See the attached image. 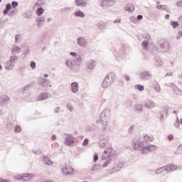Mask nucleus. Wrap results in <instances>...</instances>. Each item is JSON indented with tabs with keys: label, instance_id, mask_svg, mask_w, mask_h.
Returning a JSON list of instances; mask_svg holds the SVG:
<instances>
[{
	"label": "nucleus",
	"instance_id": "obj_6",
	"mask_svg": "<svg viewBox=\"0 0 182 182\" xmlns=\"http://www.w3.org/2000/svg\"><path fill=\"white\" fill-rule=\"evenodd\" d=\"M73 168H72L71 166H65L63 168L62 173L63 176H70L73 174Z\"/></svg>",
	"mask_w": 182,
	"mask_h": 182
},
{
	"label": "nucleus",
	"instance_id": "obj_28",
	"mask_svg": "<svg viewBox=\"0 0 182 182\" xmlns=\"http://www.w3.org/2000/svg\"><path fill=\"white\" fill-rule=\"evenodd\" d=\"M45 12V10L42 7H39L36 10V15L37 16H41L42 14Z\"/></svg>",
	"mask_w": 182,
	"mask_h": 182
},
{
	"label": "nucleus",
	"instance_id": "obj_2",
	"mask_svg": "<svg viewBox=\"0 0 182 182\" xmlns=\"http://www.w3.org/2000/svg\"><path fill=\"white\" fill-rule=\"evenodd\" d=\"M109 120H110V108H105L100 117V122L102 124V132L107 130V127H109V124H107Z\"/></svg>",
	"mask_w": 182,
	"mask_h": 182
},
{
	"label": "nucleus",
	"instance_id": "obj_54",
	"mask_svg": "<svg viewBox=\"0 0 182 182\" xmlns=\"http://www.w3.org/2000/svg\"><path fill=\"white\" fill-rule=\"evenodd\" d=\"M16 180H19L20 181H23V175H21L16 177Z\"/></svg>",
	"mask_w": 182,
	"mask_h": 182
},
{
	"label": "nucleus",
	"instance_id": "obj_3",
	"mask_svg": "<svg viewBox=\"0 0 182 182\" xmlns=\"http://www.w3.org/2000/svg\"><path fill=\"white\" fill-rule=\"evenodd\" d=\"M116 80V74L113 73H109L106 77H105L104 80L102 82V86L104 89H106L109 87V86L112 85V83L114 82Z\"/></svg>",
	"mask_w": 182,
	"mask_h": 182
},
{
	"label": "nucleus",
	"instance_id": "obj_63",
	"mask_svg": "<svg viewBox=\"0 0 182 182\" xmlns=\"http://www.w3.org/2000/svg\"><path fill=\"white\" fill-rule=\"evenodd\" d=\"M1 182H11V180L1 178Z\"/></svg>",
	"mask_w": 182,
	"mask_h": 182
},
{
	"label": "nucleus",
	"instance_id": "obj_11",
	"mask_svg": "<svg viewBox=\"0 0 182 182\" xmlns=\"http://www.w3.org/2000/svg\"><path fill=\"white\" fill-rule=\"evenodd\" d=\"M107 144H109V137L103 138L100 141V149H105Z\"/></svg>",
	"mask_w": 182,
	"mask_h": 182
},
{
	"label": "nucleus",
	"instance_id": "obj_60",
	"mask_svg": "<svg viewBox=\"0 0 182 182\" xmlns=\"http://www.w3.org/2000/svg\"><path fill=\"white\" fill-rule=\"evenodd\" d=\"M70 55L71 56H74V58H76V56H77V53H76V52H70Z\"/></svg>",
	"mask_w": 182,
	"mask_h": 182
},
{
	"label": "nucleus",
	"instance_id": "obj_10",
	"mask_svg": "<svg viewBox=\"0 0 182 182\" xmlns=\"http://www.w3.org/2000/svg\"><path fill=\"white\" fill-rule=\"evenodd\" d=\"M71 91L73 93H77L79 92V83L77 82L71 83Z\"/></svg>",
	"mask_w": 182,
	"mask_h": 182
},
{
	"label": "nucleus",
	"instance_id": "obj_61",
	"mask_svg": "<svg viewBox=\"0 0 182 182\" xmlns=\"http://www.w3.org/2000/svg\"><path fill=\"white\" fill-rule=\"evenodd\" d=\"M154 89L156 92H160V85H155Z\"/></svg>",
	"mask_w": 182,
	"mask_h": 182
},
{
	"label": "nucleus",
	"instance_id": "obj_7",
	"mask_svg": "<svg viewBox=\"0 0 182 182\" xmlns=\"http://www.w3.org/2000/svg\"><path fill=\"white\" fill-rule=\"evenodd\" d=\"M49 80L46 78L40 77L38 80V85H39V86H42L43 87H48V86H49Z\"/></svg>",
	"mask_w": 182,
	"mask_h": 182
},
{
	"label": "nucleus",
	"instance_id": "obj_15",
	"mask_svg": "<svg viewBox=\"0 0 182 182\" xmlns=\"http://www.w3.org/2000/svg\"><path fill=\"white\" fill-rule=\"evenodd\" d=\"M122 167H123V164H122L115 165L112 169V171L109 172V174H113V173H117V171H120Z\"/></svg>",
	"mask_w": 182,
	"mask_h": 182
},
{
	"label": "nucleus",
	"instance_id": "obj_18",
	"mask_svg": "<svg viewBox=\"0 0 182 182\" xmlns=\"http://www.w3.org/2000/svg\"><path fill=\"white\" fill-rule=\"evenodd\" d=\"M166 167L167 173H171V171H174V170H176L177 165L169 164L166 165Z\"/></svg>",
	"mask_w": 182,
	"mask_h": 182
},
{
	"label": "nucleus",
	"instance_id": "obj_43",
	"mask_svg": "<svg viewBox=\"0 0 182 182\" xmlns=\"http://www.w3.org/2000/svg\"><path fill=\"white\" fill-rule=\"evenodd\" d=\"M163 65V62H161V60L160 58H157L156 60V66H161Z\"/></svg>",
	"mask_w": 182,
	"mask_h": 182
},
{
	"label": "nucleus",
	"instance_id": "obj_8",
	"mask_svg": "<svg viewBox=\"0 0 182 182\" xmlns=\"http://www.w3.org/2000/svg\"><path fill=\"white\" fill-rule=\"evenodd\" d=\"M77 43L79 46H81V48H85L87 45V41H86L83 37H78L77 38Z\"/></svg>",
	"mask_w": 182,
	"mask_h": 182
},
{
	"label": "nucleus",
	"instance_id": "obj_42",
	"mask_svg": "<svg viewBox=\"0 0 182 182\" xmlns=\"http://www.w3.org/2000/svg\"><path fill=\"white\" fill-rule=\"evenodd\" d=\"M18 5H19V3H18V1H13L11 2V7H12L13 9L16 8V6H18Z\"/></svg>",
	"mask_w": 182,
	"mask_h": 182
},
{
	"label": "nucleus",
	"instance_id": "obj_46",
	"mask_svg": "<svg viewBox=\"0 0 182 182\" xmlns=\"http://www.w3.org/2000/svg\"><path fill=\"white\" fill-rule=\"evenodd\" d=\"M143 38L144 39H146L147 41H150V39H151V37L150 36V35L147 33L144 34Z\"/></svg>",
	"mask_w": 182,
	"mask_h": 182
},
{
	"label": "nucleus",
	"instance_id": "obj_25",
	"mask_svg": "<svg viewBox=\"0 0 182 182\" xmlns=\"http://www.w3.org/2000/svg\"><path fill=\"white\" fill-rule=\"evenodd\" d=\"M74 15L75 17L85 18V13H83L82 11H77L74 12Z\"/></svg>",
	"mask_w": 182,
	"mask_h": 182
},
{
	"label": "nucleus",
	"instance_id": "obj_16",
	"mask_svg": "<svg viewBox=\"0 0 182 182\" xmlns=\"http://www.w3.org/2000/svg\"><path fill=\"white\" fill-rule=\"evenodd\" d=\"M112 148L106 149L104 151V154L102 155V159L105 160L107 159L109 156H112Z\"/></svg>",
	"mask_w": 182,
	"mask_h": 182
},
{
	"label": "nucleus",
	"instance_id": "obj_24",
	"mask_svg": "<svg viewBox=\"0 0 182 182\" xmlns=\"http://www.w3.org/2000/svg\"><path fill=\"white\" fill-rule=\"evenodd\" d=\"M166 166H163V167H161V168H159L158 169H156V174L157 176H159V174H161V173H163V171H167V169H166Z\"/></svg>",
	"mask_w": 182,
	"mask_h": 182
},
{
	"label": "nucleus",
	"instance_id": "obj_44",
	"mask_svg": "<svg viewBox=\"0 0 182 182\" xmlns=\"http://www.w3.org/2000/svg\"><path fill=\"white\" fill-rule=\"evenodd\" d=\"M9 100V97H6L5 98H3V99H2L1 103H2L3 105H7Z\"/></svg>",
	"mask_w": 182,
	"mask_h": 182
},
{
	"label": "nucleus",
	"instance_id": "obj_22",
	"mask_svg": "<svg viewBox=\"0 0 182 182\" xmlns=\"http://www.w3.org/2000/svg\"><path fill=\"white\" fill-rule=\"evenodd\" d=\"M144 106H145V107H147L148 109H153V107H154V106H155V104H154V102L149 100L145 103Z\"/></svg>",
	"mask_w": 182,
	"mask_h": 182
},
{
	"label": "nucleus",
	"instance_id": "obj_31",
	"mask_svg": "<svg viewBox=\"0 0 182 182\" xmlns=\"http://www.w3.org/2000/svg\"><path fill=\"white\" fill-rule=\"evenodd\" d=\"M156 8V9H159L161 11H167V6L166 5H157Z\"/></svg>",
	"mask_w": 182,
	"mask_h": 182
},
{
	"label": "nucleus",
	"instance_id": "obj_50",
	"mask_svg": "<svg viewBox=\"0 0 182 182\" xmlns=\"http://www.w3.org/2000/svg\"><path fill=\"white\" fill-rule=\"evenodd\" d=\"M89 144V139L87 138L85 139L82 142V146H87Z\"/></svg>",
	"mask_w": 182,
	"mask_h": 182
},
{
	"label": "nucleus",
	"instance_id": "obj_52",
	"mask_svg": "<svg viewBox=\"0 0 182 182\" xmlns=\"http://www.w3.org/2000/svg\"><path fill=\"white\" fill-rule=\"evenodd\" d=\"M12 8V5L11 4V3L6 4V9L7 11H11V9Z\"/></svg>",
	"mask_w": 182,
	"mask_h": 182
},
{
	"label": "nucleus",
	"instance_id": "obj_37",
	"mask_svg": "<svg viewBox=\"0 0 182 182\" xmlns=\"http://www.w3.org/2000/svg\"><path fill=\"white\" fill-rule=\"evenodd\" d=\"M171 25L174 29H176V28H178V26H180V23L174 21L171 22Z\"/></svg>",
	"mask_w": 182,
	"mask_h": 182
},
{
	"label": "nucleus",
	"instance_id": "obj_13",
	"mask_svg": "<svg viewBox=\"0 0 182 182\" xmlns=\"http://www.w3.org/2000/svg\"><path fill=\"white\" fill-rule=\"evenodd\" d=\"M75 4L77 6L85 8L87 5V2L85 0H75Z\"/></svg>",
	"mask_w": 182,
	"mask_h": 182
},
{
	"label": "nucleus",
	"instance_id": "obj_56",
	"mask_svg": "<svg viewBox=\"0 0 182 182\" xmlns=\"http://www.w3.org/2000/svg\"><path fill=\"white\" fill-rule=\"evenodd\" d=\"M100 6H101L102 8H106V6H107V4H106V1H102V2L100 4Z\"/></svg>",
	"mask_w": 182,
	"mask_h": 182
},
{
	"label": "nucleus",
	"instance_id": "obj_49",
	"mask_svg": "<svg viewBox=\"0 0 182 182\" xmlns=\"http://www.w3.org/2000/svg\"><path fill=\"white\" fill-rule=\"evenodd\" d=\"M28 89H31V85H26L22 90V93H25L26 90H28Z\"/></svg>",
	"mask_w": 182,
	"mask_h": 182
},
{
	"label": "nucleus",
	"instance_id": "obj_19",
	"mask_svg": "<svg viewBox=\"0 0 182 182\" xmlns=\"http://www.w3.org/2000/svg\"><path fill=\"white\" fill-rule=\"evenodd\" d=\"M4 65L5 69H7V70H12L14 69V64L9 60L6 61Z\"/></svg>",
	"mask_w": 182,
	"mask_h": 182
},
{
	"label": "nucleus",
	"instance_id": "obj_40",
	"mask_svg": "<svg viewBox=\"0 0 182 182\" xmlns=\"http://www.w3.org/2000/svg\"><path fill=\"white\" fill-rule=\"evenodd\" d=\"M36 6H42L43 5H45V2L42 0H38L37 3L35 4Z\"/></svg>",
	"mask_w": 182,
	"mask_h": 182
},
{
	"label": "nucleus",
	"instance_id": "obj_41",
	"mask_svg": "<svg viewBox=\"0 0 182 182\" xmlns=\"http://www.w3.org/2000/svg\"><path fill=\"white\" fill-rule=\"evenodd\" d=\"M46 99H48V94L43 92L41 95V100H46Z\"/></svg>",
	"mask_w": 182,
	"mask_h": 182
},
{
	"label": "nucleus",
	"instance_id": "obj_30",
	"mask_svg": "<svg viewBox=\"0 0 182 182\" xmlns=\"http://www.w3.org/2000/svg\"><path fill=\"white\" fill-rule=\"evenodd\" d=\"M23 17L26 19H31V18H32V12H31V11H26L24 13Z\"/></svg>",
	"mask_w": 182,
	"mask_h": 182
},
{
	"label": "nucleus",
	"instance_id": "obj_29",
	"mask_svg": "<svg viewBox=\"0 0 182 182\" xmlns=\"http://www.w3.org/2000/svg\"><path fill=\"white\" fill-rule=\"evenodd\" d=\"M18 59H19V58L18 56H16V55H11L10 57V60L9 61L14 65L15 63L16 62V60H18Z\"/></svg>",
	"mask_w": 182,
	"mask_h": 182
},
{
	"label": "nucleus",
	"instance_id": "obj_1",
	"mask_svg": "<svg viewBox=\"0 0 182 182\" xmlns=\"http://www.w3.org/2000/svg\"><path fill=\"white\" fill-rule=\"evenodd\" d=\"M157 46H154L152 49L149 50L151 55H157V52L166 53L170 49V43L166 40H159L156 43Z\"/></svg>",
	"mask_w": 182,
	"mask_h": 182
},
{
	"label": "nucleus",
	"instance_id": "obj_33",
	"mask_svg": "<svg viewBox=\"0 0 182 182\" xmlns=\"http://www.w3.org/2000/svg\"><path fill=\"white\" fill-rule=\"evenodd\" d=\"M135 89H136L139 92H143V90H144V86H143L142 85L138 84L135 86Z\"/></svg>",
	"mask_w": 182,
	"mask_h": 182
},
{
	"label": "nucleus",
	"instance_id": "obj_59",
	"mask_svg": "<svg viewBox=\"0 0 182 182\" xmlns=\"http://www.w3.org/2000/svg\"><path fill=\"white\" fill-rule=\"evenodd\" d=\"M133 130H134V126L132 125L129 129V133H133Z\"/></svg>",
	"mask_w": 182,
	"mask_h": 182
},
{
	"label": "nucleus",
	"instance_id": "obj_14",
	"mask_svg": "<svg viewBox=\"0 0 182 182\" xmlns=\"http://www.w3.org/2000/svg\"><path fill=\"white\" fill-rule=\"evenodd\" d=\"M102 169V164H96L95 165H93L92 167H91V174H94L93 172L95 171H99V170H101Z\"/></svg>",
	"mask_w": 182,
	"mask_h": 182
},
{
	"label": "nucleus",
	"instance_id": "obj_35",
	"mask_svg": "<svg viewBox=\"0 0 182 182\" xmlns=\"http://www.w3.org/2000/svg\"><path fill=\"white\" fill-rule=\"evenodd\" d=\"M95 129L94 128L93 126H90V125H87L86 126V132H95Z\"/></svg>",
	"mask_w": 182,
	"mask_h": 182
},
{
	"label": "nucleus",
	"instance_id": "obj_47",
	"mask_svg": "<svg viewBox=\"0 0 182 182\" xmlns=\"http://www.w3.org/2000/svg\"><path fill=\"white\" fill-rule=\"evenodd\" d=\"M21 130H22V128L21 127V126L17 125L15 127V132L16 133H19V132H21Z\"/></svg>",
	"mask_w": 182,
	"mask_h": 182
},
{
	"label": "nucleus",
	"instance_id": "obj_34",
	"mask_svg": "<svg viewBox=\"0 0 182 182\" xmlns=\"http://www.w3.org/2000/svg\"><path fill=\"white\" fill-rule=\"evenodd\" d=\"M107 6H113L114 5V1L113 0H105Z\"/></svg>",
	"mask_w": 182,
	"mask_h": 182
},
{
	"label": "nucleus",
	"instance_id": "obj_12",
	"mask_svg": "<svg viewBox=\"0 0 182 182\" xmlns=\"http://www.w3.org/2000/svg\"><path fill=\"white\" fill-rule=\"evenodd\" d=\"M45 16H41L36 20V23L38 28H42L45 25Z\"/></svg>",
	"mask_w": 182,
	"mask_h": 182
},
{
	"label": "nucleus",
	"instance_id": "obj_17",
	"mask_svg": "<svg viewBox=\"0 0 182 182\" xmlns=\"http://www.w3.org/2000/svg\"><path fill=\"white\" fill-rule=\"evenodd\" d=\"M68 137L65 138V144H67V146H70L72 143H74L73 137L72 136V134H68Z\"/></svg>",
	"mask_w": 182,
	"mask_h": 182
},
{
	"label": "nucleus",
	"instance_id": "obj_53",
	"mask_svg": "<svg viewBox=\"0 0 182 182\" xmlns=\"http://www.w3.org/2000/svg\"><path fill=\"white\" fill-rule=\"evenodd\" d=\"M54 113H55V114L60 113V107H55L54 109Z\"/></svg>",
	"mask_w": 182,
	"mask_h": 182
},
{
	"label": "nucleus",
	"instance_id": "obj_48",
	"mask_svg": "<svg viewBox=\"0 0 182 182\" xmlns=\"http://www.w3.org/2000/svg\"><path fill=\"white\" fill-rule=\"evenodd\" d=\"M144 137L145 139H149V141H153L154 140V138L150 135H145Z\"/></svg>",
	"mask_w": 182,
	"mask_h": 182
},
{
	"label": "nucleus",
	"instance_id": "obj_23",
	"mask_svg": "<svg viewBox=\"0 0 182 182\" xmlns=\"http://www.w3.org/2000/svg\"><path fill=\"white\" fill-rule=\"evenodd\" d=\"M141 151L142 154H147V153H149L150 149H149L147 144H144V146L142 147V149H141Z\"/></svg>",
	"mask_w": 182,
	"mask_h": 182
},
{
	"label": "nucleus",
	"instance_id": "obj_57",
	"mask_svg": "<svg viewBox=\"0 0 182 182\" xmlns=\"http://www.w3.org/2000/svg\"><path fill=\"white\" fill-rule=\"evenodd\" d=\"M97 160H99V156L97 155V154H95L94 155V162L96 163V161H97Z\"/></svg>",
	"mask_w": 182,
	"mask_h": 182
},
{
	"label": "nucleus",
	"instance_id": "obj_58",
	"mask_svg": "<svg viewBox=\"0 0 182 182\" xmlns=\"http://www.w3.org/2000/svg\"><path fill=\"white\" fill-rule=\"evenodd\" d=\"M125 11H126L127 12H132V9H131L130 6H127L125 7Z\"/></svg>",
	"mask_w": 182,
	"mask_h": 182
},
{
	"label": "nucleus",
	"instance_id": "obj_21",
	"mask_svg": "<svg viewBox=\"0 0 182 182\" xmlns=\"http://www.w3.org/2000/svg\"><path fill=\"white\" fill-rule=\"evenodd\" d=\"M143 107H144L143 105H140V104L136 105L134 106L135 112L138 114L142 113L143 112Z\"/></svg>",
	"mask_w": 182,
	"mask_h": 182
},
{
	"label": "nucleus",
	"instance_id": "obj_51",
	"mask_svg": "<svg viewBox=\"0 0 182 182\" xmlns=\"http://www.w3.org/2000/svg\"><path fill=\"white\" fill-rule=\"evenodd\" d=\"M126 54V50H124V47H122L121 50H119V55H124Z\"/></svg>",
	"mask_w": 182,
	"mask_h": 182
},
{
	"label": "nucleus",
	"instance_id": "obj_4",
	"mask_svg": "<svg viewBox=\"0 0 182 182\" xmlns=\"http://www.w3.org/2000/svg\"><path fill=\"white\" fill-rule=\"evenodd\" d=\"M145 144H147V141H141L140 139H134L132 144V149H134V150H139V151H141L143 146Z\"/></svg>",
	"mask_w": 182,
	"mask_h": 182
},
{
	"label": "nucleus",
	"instance_id": "obj_9",
	"mask_svg": "<svg viewBox=\"0 0 182 182\" xmlns=\"http://www.w3.org/2000/svg\"><path fill=\"white\" fill-rule=\"evenodd\" d=\"M97 63L93 60H90L87 63L86 68L87 69H90L91 70L96 68Z\"/></svg>",
	"mask_w": 182,
	"mask_h": 182
},
{
	"label": "nucleus",
	"instance_id": "obj_38",
	"mask_svg": "<svg viewBox=\"0 0 182 182\" xmlns=\"http://www.w3.org/2000/svg\"><path fill=\"white\" fill-rule=\"evenodd\" d=\"M65 65L68 68H72V66H73V61H72V60H67L65 61Z\"/></svg>",
	"mask_w": 182,
	"mask_h": 182
},
{
	"label": "nucleus",
	"instance_id": "obj_36",
	"mask_svg": "<svg viewBox=\"0 0 182 182\" xmlns=\"http://www.w3.org/2000/svg\"><path fill=\"white\" fill-rule=\"evenodd\" d=\"M109 164H112V160L107 159L103 164L102 167L105 168V167H107V166H109Z\"/></svg>",
	"mask_w": 182,
	"mask_h": 182
},
{
	"label": "nucleus",
	"instance_id": "obj_39",
	"mask_svg": "<svg viewBox=\"0 0 182 182\" xmlns=\"http://www.w3.org/2000/svg\"><path fill=\"white\" fill-rule=\"evenodd\" d=\"M148 149H149V151H154L157 149V146L156 145H149L148 146Z\"/></svg>",
	"mask_w": 182,
	"mask_h": 182
},
{
	"label": "nucleus",
	"instance_id": "obj_45",
	"mask_svg": "<svg viewBox=\"0 0 182 182\" xmlns=\"http://www.w3.org/2000/svg\"><path fill=\"white\" fill-rule=\"evenodd\" d=\"M30 66L31 69H36V63H35V61H31L30 63Z\"/></svg>",
	"mask_w": 182,
	"mask_h": 182
},
{
	"label": "nucleus",
	"instance_id": "obj_64",
	"mask_svg": "<svg viewBox=\"0 0 182 182\" xmlns=\"http://www.w3.org/2000/svg\"><path fill=\"white\" fill-rule=\"evenodd\" d=\"M176 4H177V6H182V1H178Z\"/></svg>",
	"mask_w": 182,
	"mask_h": 182
},
{
	"label": "nucleus",
	"instance_id": "obj_55",
	"mask_svg": "<svg viewBox=\"0 0 182 182\" xmlns=\"http://www.w3.org/2000/svg\"><path fill=\"white\" fill-rule=\"evenodd\" d=\"M68 109H69V110H70V112H72V109H73V106H72V105H70V103H67L66 105Z\"/></svg>",
	"mask_w": 182,
	"mask_h": 182
},
{
	"label": "nucleus",
	"instance_id": "obj_62",
	"mask_svg": "<svg viewBox=\"0 0 182 182\" xmlns=\"http://www.w3.org/2000/svg\"><path fill=\"white\" fill-rule=\"evenodd\" d=\"M136 19H137V21H141V19H143V16H141V15H138V16H136Z\"/></svg>",
	"mask_w": 182,
	"mask_h": 182
},
{
	"label": "nucleus",
	"instance_id": "obj_5",
	"mask_svg": "<svg viewBox=\"0 0 182 182\" xmlns=\"http://www.w3.org/2000/svg\"><path fill=\"white\" fill-rule=\"evenodd\" d=\"M139 77L141 80H150L153 77V75L149 70L142 71L139 74Z\"/></svg>",
	"mask_w": 182,
	"mask_h": 182
},
{
	"label": "nucleus",
	"instance_id": "obj_26",
	"mask_svg": "<svg viewBox=\"0 0 182 182\" xmlns=\"http://www.w3.org/2000/svg\"><path fill=\"white\" fill-rule=\"evenodd\" d=\"M149 41L147 40L142 41L141 46H143L145 50H149Z\"/></svg>",
	"mask_w": 182,
	"mask_h": 182
},
{
	"label": "nucleus",
	"instance_id": "obj_32",
	"mask_svg": "<svg viewBox=\"0 0 182 182\" xmlns=\"http://www.w3.org/2000/svg\"><path fill=\"white\" fill-rule=\"evenodd\" d=\"M97 28H99V29H100L101 31H103V29H105V28H106V23H98L97 24Z\"/></svg>",
	"mask_w": 182,
	"mask_h": 182
},
{
	"label": "nucleus",
	"instance_id": "obj_20",
	"mask_svg": "<svg viewBox=\"0 0 182 182\" xmlns=\"http://www.w3.org/2000/svg\"><path fill=\"white\" fill-rule=\"evenodd\" d=\"M33 177L32 173H23V181H29Z\"/></svg>",
	"mask_w": 182,
	"mask_h": 182
},
{
	"label": "nucleus",
	"instance_id": "obj_27",
	"mask_svg": "<svg viewBox=\"0 0 182 182\" xmlns=\"http://www.w3.org/2000/svg\"><path fill=\"white\" fill-rule=\"evenodd\" d=\"M43 162L47 164V166H50V164H52L53 162L50 160V159L44 156L43 159Z\"/></svg>",
	"mask_w": 182,
	"mask_h": 182
}]
</instances>
